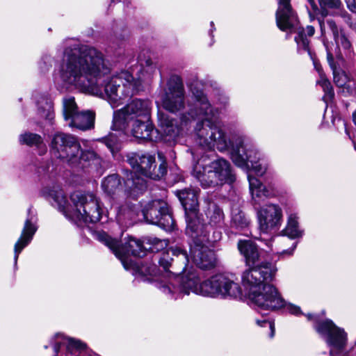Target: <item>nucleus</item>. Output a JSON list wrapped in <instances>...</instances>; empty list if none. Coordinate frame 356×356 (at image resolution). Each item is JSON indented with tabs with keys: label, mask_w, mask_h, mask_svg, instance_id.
<instances>
[{
	"label": "nucleus",
	"mask_w": 356,
	"mask_h": 356,
	"mask_svg": "<svg viewBox=\"0 0 356 356\" xmlns=\"http://www.w3.org/2000/svg\"><path fill=\"white\" fill-rule=\"evenodd\" d=\"M66 42L60 69V78L65 86L105 98L113 108L140 90L144 76L135 79L128 71L110 76V64L101 51L74 40Z\"/></svg>",
	"instance_id": "1"
},
{
	"label": "nucleus",
	"mask_w": 356,
	"mask_h": 356,
	"mask_svg": "<svg viewBox=\"0 0 356 356\" xmlns=\"http://www.w3.org/2000/svg\"><path fill=\"white\" fill-rule=\"evenodd\" d=\"M268 250L259 246H238L250 268L243 272L242 282L249 290V298L259 308L264 310H277L286 306L277 289L269 282L277 273L276 262L285 255L293 254L294 248L282 252L273 253L270 246Z\"/></svg>",
	"instance_id": "2"
},
{
	"label": "nucleus",
	"mask_w": 356,
	"mask_h": 356,
	"mask_svg": "<svg viewBox=\"0 0 356 356\" xmlns=\"http://www.w3.org/2000/svg\"><path fill=\"white\" fill-rule=\"evenodd\" d=\"M195 99L194 106L189 108L187 114L181 117V126L177 120L170 118L168 114L158 113L159 131L168 140H174L181 134L183 126H186L191 120L202 118L196 124L195 136L196 144L204 149L211 150L215 148L224 152L229 147L231 142L222 126L218 122V109L213 108L209 103L203 91L195 85L191 87Z\"/></svg>",
	"instance_id": "3"
},
{
	"label": "nucleus",
	"mask_w": 356,
	"mask_h": 356,
	"mask_svg": "<svg viewBox=\"0 0 356 356\" xmlns=\"http://www.w3.org/2000/svg\"><path fill=\"white\" fill-rule=\"evenodd\" d=\"M44 193L54 200L65 216L79 227L96 223L102 218L103 211L99 202L92 194L76 191L71 194L68 200L58 186H54Z\"/></svg>",
	"instance_id": "4"
},
{
	"label": "nucleus",
	"mask_w": 356,
	"mask_h": 356,
	"mask_svg": "<svg viewBox=\"0 0 356 356\" xmlns=\"http://www.w3.org/2000/svg\"><path fill=\"white\" fill-rule=\"evenodd\" d=\"M51 148L56 157L89 172H99L102 168L101 157L94 151L81 150L77 139L71 134L56 133L51 139Z\"/></svg>",
	"instance_id": "5"
},
{
	"label": "nucleus",
	"mask_w": 356,
	"mask_h": 356,
	"mask_svg": "<svg viewBox=\"0 0 356 356\" xmlns=\"http://www.w3.org/2000/svg\"><path fill=\"white\" fill-rule=\"evenodd\" d=\"M159 157L161 163L156 168L153 155L138 152L127 154V162L136 171L128 172L124 179L125 192L127 194L136 197L147 188L145 180L136 172L155 180L161 179L167 174V163L161 154H159Z\"/></svg>",
	"instance_id": "6"
},
{
	"label": "nucleus",
	"mask_w": 356,
	"mask_h": 356,
	"mask_svg": "<svg viewBox=\"0 0 356 356\" xmlns=\"http://www.w3.org/2000/svg\"><path fill=\"white\" fill-rule=\"evenodd\" d=\"M181 282L183 295L193 292L198 295L211 297H222L238 298L242 295L240 285L223 275H216L200 283L197 271L188 272V275L184 278L175 279Z\"/></svg>",
	"instance_id": "7"
},
{
	"label": "nucleus",
	"mask_w": 356,
	"mask_h": 356,
	"mask_svg": "<svg viewBox=\"0 0 356 356\" xmlns=\"http://www.w3.org/2000/svg\"><path fill=\"white\" fill-rule=\"evenodd\" d=\"M152 102L149 99H134L122 109L114 111L112 129L118 131V135L110 134L102 138L103 142L111 152L120 147V138L124 136L123 131L135 120L150 119Z\"/></svg>",
	"instance_id": "8"
},
{
	"label": "nucleus",
	"mask_w": 356,
	"mask_h": 356,
	"mask_svg": "<svg viewBox=\"0 0 356 356\" xmlns=\"http://www.w3.org/2000/svg\"><path fill=\"white\" fill-rule=\"evenodd\" d=\"M111 252L119 259L126 270H132L137 278L144 282H157L160 289L161 281H166L163 274H161L155 264H146L138 265L134 263L131 257H143L149 252L154 251V248H145V246H108Z\"/></svg>",
	"instance_id": "9"
},
{
	"label": "nucleus",
	"mask_w": 356,
	"mask_h": 356,
	"mask_svg": "<svg viewBox=\"0 0 356 356\" xmlns=\"http://www.w3.org/2000/svg\"><path fill=\"white\" fill-rule=\"evenodd\" d=\"M291 0H278V8L276 11V24L282 31L287 33L286 39L289 38V33H296L295 41L298 51L309 53V41L307 37H312L315 33L312 26H307L305 29L300 25L296 13L293 10Z\"/></svg>",
	"instance_id": "10"
},
{
	"label": "nucleus",
	"mask_w": 356,
	"mask_h": 356,
	"mask_svg": "<svg viewBox=\"0 0 356 356\" xmlns=\"http://www.w3.org/2000/svg\"><path fill=\"white\" fill-rule=\"evenodd\" d=\"M192 174L204 188H213L225 183L231 184L235 181L229 162L222 158L209 164L204 163L201 158L193 165Z\"/></svg>",
	"instance_id": "11"
},
{
	"label": "nucleus",
	"mask_w": 356,
	"mask_h": 356,
	"mask_svg": "<svg viewBox=\"0 0 356 356\" xmlns=\"http://www.w3.org/2000/svg\"><path fill=\"white\" fill-rule=\"evenodd\" d=\"M172 257L179 259L184 264L185 268L188 264V251L183 250L179 246H165L160 252L159 262L165 271L163 275L166 278V281H161L160 290L170 298L176 300L183 295V289L181 282H176L174 280L178 277L179 279L186 277L188 275V273L185 275H175L168 271V269L173 261Z\"/></svg>",
	"instance_id": "12"
},
{
	"label": "nucleus",
	"mask_w": 356,
	"mask_h": 356,
	"mask_svg": "<svg viewBox=\"0 0 356 356\" xmlns=\"http://www.w3.org/2000/svg\"><path fill=\"white\" fill-rule=\"evenodd\" d=\"M231 159L238 167L246 170H252L257 176H262L267 170L266 164L259 163L260 153L251 144L245 142L243 137L236 138L232 145Z\"/></svg>",
	"instance_id": "13"
},
{
	"label": "nucleus",
	"mask_w": 356,
	"mask_h": 356,
	"mask_svg": "<svg viewBox=\"0 0 356 356\" xmlns=\"http://www.w3.org/2000/svg\"><path fill=\"white\" fill-rule=\"evenodd\" d=\"M163 108L175 113L185 107V90L182 79L172 75L159 93Z\"/></svg>",
	"instance_id": "14"
},
{
	"label": "nucleus",
	"mask_w": 356,
	"mask_h": 356,
	"mask_svg": "<svg viewBox=\"0 0 356 356\" xmlns=\"http://www.w3.org/2000/svg\"><path fill=\"white\" fill-rule=\"evenodd\" d=\"M315 329L330 347L331 356H348V352L346 351L347 334L343 329L337 327L330 319L318 323Z\"/></svg>",
	"instance_id": "15"
},
{
	"label": "nucleus",
	"mask_w": 356,
	"mask_h": 356,
	"mask_svg": "<svg viewBox=\"0 0 356 356\" xmlns=\"http://www.w3.org/2000/svg\"><path fill=\"white\" fill-rule=\"evenodd\" d=\"M147 222L156 225L166 231H171L175 222L168 204L161 200H154L148 202L142 210Z\"/></svg>",
	"instance_id": "16"
},
{
	"label": "nucleus",
	"mask_w": 356,
	"mask_h": 356,
	"mask_svg": "<svg viewBox=\"0 0 356 356\" xmlns=\"http://www.w3.org/2000/svg\"><path fill=\"white\" fill-rule=\"evenodd\" d=\"M259 227L263 234H268L280 229L282 222V210L275 204H268L257 211Z\"/></svg>",
	"instance_id": "17"
},
{
	"label": "nucleus",
	"mask_w": 356,
	"mask_h": 356,
	"mask_svg": "<svg viewBox=\"0 0 356 356\" xmlns=\"http://www.w3.org/2000/svg\"><path fill=\"white\" fill-rule=\"evenodd\" d=\"M53 340L54 350L56 354L59 352L61 346H65V356H99L88 350L86 345L81 341L67 338L63 334H55Z\"/></svg>",
	"instance_id": "18"
},
{
	"label": "nucleus",
	"mask_w": 356,
	"mask_h": 356,
	"mask_svg": "<svg viewBox=\"0 0 356 356\" xmlns=\"http://www.w3.org/2000/svg\"><path fill=\"white\" fill-rule=\"evenodd\" d=\"M53 340L54 350L56 354L59 352L61 346H65V356H99L88 350L86 345L81 341L67 338L63 334H55Z\"/></svg>",
	"instance_id": "19"
},
{
	"label": "nucleus",
	"mask_w": 356,
	"mask_h": 356,
	"mask_svg": "<svg viewBox=\"0 0 356 356\" xmlns=\"http://www.w3.org/2000/svg\"><path fill=\"white\" fill-rule=\"evenodd\" d=\"M188 263H194L197 267L204 270L213 268L216 264V257L209 246H188Z\"/></svg>",
	"instance_id": "20"
},
{
	"label": "nucleus",
	"mask_w": 356,
	"mask_h": 356,
	"mask_svg": "<svg viewBox=\"0 0 356 356\" xmlns=\"http://www.w3.org/2000/svg\"><path fill=\"white\" fill-rule=\"evenodd\" d=\"M95 237L99 242L104 245H157L161 242L159 238L153 236H145L142 240H136L129 234H122L121 239L119 241L118 237H113L104 232H98L95 234Z\"/></svg>",
	"instance_id": "21"
},
{
	"label": "nucleus",
	"mask_w": 356,
	"mask_h": 356,
	"mask_svg": "<svg viewBox=\"0 0 356 356\" xmlns=\"http://www.w3.org/2000/svg\"><path fill=\"white\" fill-rule=\"evenodd\" d=\"M187 226L186 233L189 237L193 239L194 245H205V243H210L209 231L206 230V227L200 223L199 219L187 218Z\"/></svg>",
	"instance_id": "22"
},
{
	"label": "nucleus",
	"mask_w": 356,
	"mask_h": 356,
	"mask_svg": "<svg viewBox=\"0 0 356 356\" xmlns=\"http://www.w3.org/2000/svg\"><path fill=\"white\" fill-rule=\"evenodd\" d=\"M95 115L90 111L79 112L67 122L69 127L76 128L81 131H86L93 128Z\"/></svg>",
	"instance_id": "23"
},
{
	"label": "nucleus",
	"mask_w": 356,
	"mask_h": 356,
	"mask_svg": "<svg viewBox=\"0 0 356 356\" xmlns=\"http://www.w3.org/2000/svg\"><path fill=\"white\" fill-rule=\"evenodd\" d=\"M326 23L332 33L337 44L339 47H341L346 51V54L348 57L351 58L354 54L352 44L346 35L343 30L339 29L336 22L332 19H327Z\"/></svg>",
	"instance_id": "24"
},
{
	"label": "nucleus",
	"mask_w": 356,
	"mask_h": 356,
	"mask_svg": "<svg viewBox=\"0 0 356 356\" xmlns=\"http://www.w3.org/2000/svg\"><path fill=\"white\" fill-rule=\"evenodd\" d=\"M248 178L252 200L255 204H259L265 198L274 195V193L264 186L257 178L250 175Z\"/></svg>",
	"instance_id": "25"
},
{
	"label": "nucleus",
	"mask_w": 356,
	"mask_h": 356,
	"mask_svg": "<svg viewBox=\"0 0 356 356\" xmlns=\"http://www.w3.org/2000/svg\"><path fill=\"white\" fill-rule=\"evenodd\" d=\"M131 133L132 135L138 139L152 140H153L152 134L154 127L150 119L135 120L131 122Z\"/></svg>",
	"instance_id": "26"
},
{
	"label": "nucleus",
	"mask_w": 356,
	"mask_h": 356,
	"mask_svg": "<svg viewBox=\"0 0 356 356\" xmlns=\"http://www.w3.org/2000/svg\"><path fill=\"white\" fill-rule=\"evenodd\" d=\"M37 230L35 226V217L31 211V209L28 210V217L25 221L24 227L22 235L15 245H27L31 243L32 238Z\"/></svg>",
	"instance_id": "27"
},
{
	"label": "nucleus",
	"mask_w": 356,
	"mask_h": 356,
	"mask_svg": "<svg viewBox=\"0 0 356 356\" xmlns=\"http://www.w3.org/2000/svg\"><path fill=\"white\" fill-rule=\"evenodd\" d=\"M199 192L198 188H185L177 191V197L186 209L196 210Z\"/></svg>",
	"instance_id": "28"
},
{
	"label": "nucleus",
	"mask_w": 356,
	"mask_h": 356,
	"mask_svg": "<svg viewBox=\"0 0 356 356\" xmlns=\"http://www.w3.org/2000/svg\"><path fill=\"white\" fill-rule=\"evenodd\" d=\"M37 113L40 118L51 120L54 117L53 102L44 95L39 96L36 99Z\"/></svg>",
	"instance_id": "29"
},
{
	"label": "nucleus",
	"mask_w": 356,
	"mask_h": 356,
	"mask_svg": "<svg viewBox=\"0 0 356 356\" xmlns=\"http://www.w3.org/2000/svg\"><path fill=\"white\" fill-rule=\"evenodd\" d=\"M137 215L135 207L130 204H124L119 207L116 215V220L120 225L129 226L133 224Z\"/></svg>",
	"instance_id": "30"
},
{
	"label": "nucleus",
	"mask_w": 356,
	"mask_h": 356,
	"mask_svg": "<svg viewBox=\"0 0 356 356\" xmlns=\"http://www.w3.org/2000/svg\"><path fill=\"white\" fill-rule=\"evenodd\" d=\"M19 143L22 145H26L30 147H36L39 149V154L40 155L44 154L47 151L46 145L43 142V139L37 134L30 132L22 134L19 136Z\"/></svg>",
	"instance_id": "31"
},
{
	"label": "nucleus",
	"mask_w": 356,
	"mask_h": 356,
	"mask_svg": "<svg viewBox=\"0 0 356 356\" xmlns=\"http://www.w3.org/2000/svg\"><path fill=\"white\" fill-rule=\"evenodd\" d=\"M315 67L319 74V79L316 81V83L322 88L324 92L323 100L326 104L327 106V104L332 102V100L334 98V90L330 82L326 78L321 67H318L316 65H315Z\"/></svg>",
	"instance_id": "32"
},
{
	"label": "nucleus",
	"mask_w": 356,
	"mask_h": 356,
	"mask_svg": "<svg viewBox=\"0 0 356 356\" xmlns=\"http://www.w3.org/2000/svg\"><path fill=\"white\" fill-rule=\"evenodd\" d=\"M298 218L296 213L289 214L286 227L282 231V235L291 238H298L302 236L303 231L299 228Z\"/></svg>",
	"instance_id": "33"
},
{
	"label": "nucleus",
	"mask_w": 356,
	"mask_h": 356,
	"mask_svg": "<svg viewBox=\"0 0 356 356\" xmlns=\"http://www.w3.org/2000/svg\"><path fill=\"white\" fill-rule=\"evenodd\" d=\"M121 182L118 175H111L104 179L102 187L108 195H113L121 189Z\"/></svg>",
	"instance_id": "34"
},
{
	"label": "nucleus",
	"mask_w": 356,
	"mask_h": 356,
	"mask_svg": "<svg viewBox=\"0 0 356 356\" xmlns=\"http://www.w3.org/2000/svg\"><path fill=\"white\" fill-rule=\"evenodd\" d=\"M79 113L74 97H67L63 99V115L65 121L68 122L73 115Z\"/></svg>",
	"instance_id": "35"
},
{
	"label": "nucleus",
	"mask_w": 356,
	"mask_h": 356,
	"mask_svg": "<svg viewBox=\"0 0 356 356\" xmlns=\"http://www.w3.org/2000/svg\"><path fill=\"white\" fill-rule=\"evenodd\" d=\"M207 216L209 219V224L212 226L220 227L223 222L222 211L214 203L209 204Z\"/></svg>",
	"instance_id": "36"
},
{
	"label": "nucleus",
	"mask_w": 356,
	"mask_h": 356,
	"mask_svg": "<svg viewBox=\"0 0 356 356\" xmlns=\"http://www.w3.org/2000/svg\"><path fill=\"white\" fill-rule=\"evenodd\" d=\"M232 222L236 227L241 228H243L249 224L248 219L239 208H232Z\"/></svg>",
	"instance_id": "37"
},
{
	"label": "nucleus",
	"mask_w": 356,
	"mask_h": 356,
	"mask_svg": "<svg viewBox=\"0 0 356 356\" xmlns=\"http://www.w3.org/2000/svg\"><path fill=\"white\" fill-rule=\"evenodd\" d=\"M334 82L338 87H343L348 81V76L345 72L337 68L332 70Z\"/></svg>",
	"instance_id": "38"
},
{
	"label": "nucleus",
	"mask_w": 356,
	"mask_h": 356,
	"mask_svg": "<svg viewBox=\"0 0 356 356\" xmlns=\"http://www.w3.org/2000/svg\"><path fill=\"white\" fill-rule=\"evenodd\" d=\"M320 3L323 7L338 10L339 11H341L340 9L342 6L341 0H320Z\"/></svg>",
	"instance_id": "39"
},
{
	"label": "nucleus",
	"mask_w": 356,
	"mask_h": 356,
	"mask_svg": "<svg viewBox=\"0 0 356 356\" xmlns=\"http://www.w3.org/2000/svg\"><path fill=\"white\" fill-rule=\"evenodd\" d=\"M257 324L261 327H269L270 329V337L272 338L274 337L275 334V327L274 323L272 321H270L268 320H257Z\"/></svg>",
	"instance_id": "40"
},
{
	"label": "nucleus",
	"mask_w": 356,
	"mask_h": 356,
	"mask_svg": "<svg viewBox=\"0 0 356 356\" xmlns=\"http://www.w3.org/2000/svg\"><path fill=\"white\" fill-rule=\"evenodd\" d=\"M287 309L289 312L292 314L299 315L302 314L300 308L298 306L289 304L287 305Z\"/></svg>",
	"instance_id": "41"
},
{
	"label": "nucleus",
	"mask_w": 356,
	"mask_h": 356,
	"mask_svg": "<svg viewBox=\"0 0 356 356\" xmlns=\"http://www.w3.org/2000/svg\"><path fill=\"white\" fill-rule=\"evenodd\" d=\"M327 62H328L329 65L330 66L332 70L337 69V66H336V64L334 60L333 55L330 52H327Z\"/></svg>",
	"instance_id": "42"
},
{
	"label": "nucleus",
	"mask_w": 356,
	"mask_h": 356,
	"mask_svg": "<svg viewBox=\"0 0 356 356\" xmlns=\"http://www.w3.org/2000/svg\"><path fill=\"white\" fill-rule=\"evenodd\" d=\"M24 246H15V256H14V261H15V266H17V261L19 257V253L22 251L23 248Z\"/></svg>",
	"instance_id": "43"
},
{
	"label": "nucleus",
	"mask_w": 356,
	"mask_h": 356,
	"mask_svg": "<svg viewBox=\"0 0 356 356\" xmlns=\"http://www.w3.org/2000/svg\"><path fill=\"white\" fill-rule=\"evenodd\" d=\"M346 2L349 10L353 13H356L355 0H346Z\"/></svg>",
	"instance_id": "44"
},
{
	"label": "nucleus",
	"mask_w": 356,
	"mask_h": 356,
	"mask_svg": "<svg viewBox=\"0 0 356 356\" xmlns=\"http://www.w3.org/2000/svg\"><path fill=\"white\" fill-rule=\"evenodd\" d=\"M44 60V71L48 70L51 66V58L49 56H45L43 58Z\"/></svg>",
	"instance_id": "45"
},
{
	"label": "nucleus",
	"mask_w": 356,
	"mask_h": 356,
	"mask_svg": "<svg viewBox=\"0 0 356 356\" xmlns=\"http://www.w3.org/2000/svg\"><path fill=\"white\" fill-rule=\"evenodd\" d=\"M147 67H148L147 72L149 71V74L148 77H150V75L152 72L155 71V66L152 65V63L150 60H147L146 61Z\"/></svg>",
	"instance_id": "46"
},
{
	"label": "nucleus",
	"mask_w": 356,
	"mask_h": 356,
	"mask_svg": "<svg viewBox=\"0 0 356 356\" xmlns=\"http://www.w3.org/2000/svg\"><path fill=\"white\" fill-rule=\"evenodd\" d=\"M307 1L309 3L310 6H312V8L314 10H316L318 8L316 4L315 3L314 0H307Z\"/></svg>",
	"instance_id": "47"
},
{
	"label": "nucleus",
	"mask_w": 356,
	"mask_h": 356,
	"mask_svg": "<svg viewBox=\"0 0 356 356\" xmlns=\"http://www.w3.org/2000/svg\"><path fill=\"white\" fill-rule=\"evenodd\" d=\"M238 245H253V244H252V243H250V242L242 243V241L239 240L238 242Z\"/></svg>",
	"instance_id": "48"
},
{
	"label": "nucleus",
	"mask_w": 356,
	"mask_h": 356,
	"mask_svg": "<svg viewBox=\"0 0 356 356\" xmlns=\"http://www.w3.org/2000/svg\"><path fill=\"white\" fill-rule=\"evenodd\" d=\"M353 123L356 125V110L353 113Z\"/></svg>",
	"instance_id": "49"
},
{
	"label": "nucleus",
	"mask_w": 356,
	"mask_h": 356,
	"mask_svg": "<svg viewBox=\"0 0 356 356\" xmlns=\"http://www.w3.org/2000/svg\"><path fill=\"white\" fill-rule=\"evenodd\" d=\"M341 15L343 17H348V14L346 12H341Z\"/></svg>",
	"instance_id": "50"
},
{
	"label": "nucleus",
	"mask_w": 356,
	"mask_h": 356,
	"mask_svg": "<svg viewBox=\"0 0 356 356\" xmlns=\"http://www.w3.org/2000/svg\"><path fill=\"white\" fill-rule=\"evenodd\" d=\"M307 316L309 320H311L312 318V317H313V316L312 314H307Z\"/></svg>",
	"instance_id": "51"
},
{
	"label": "nucleus",
	"mask_w": 356,
	"mask_h": 356,
	"mask_svg": "<svg viewBox=\"0 0 356 356\" xmlns=\"http://www.w3.org/2000/svg\"><path fill=\"white\" fill-rule=\"evenodd\" d=\"M314 321H316V322H315V325H314V327H315V326H316V325L318 323H319L320 321H316V319H314ZM322 321H321V322H322Z\"/></svg>",
	"instance_id": "52"
},
{
	"label": "nucleus",
	"mask_w": 356,
	"mask_h": 356,
	"mask_svg": "<svg viewBox=\"0 0 356 356\" xmlns=\"http://www.w3.org/2000/svg\"><path fill=\"white\" fill-rule=\"evenodd\" d=\"M191 154H192L193 159H195V153L193 152H192Z\"/></svg>",
	"instance_id": "53"
},
{
	"label": "nucleus",
	"mask_w": 356,
	"mask_h": 356,
	"mask_svg": "<svg viewBox=\"0 0 356 356\" xmlns=\"http://www.w3.org/2000/svg\"><path fill=\"white\" fill-rule=\"evenodd\" d=\"M261 241H265V242H266V241H267V239H266V238H263L261 239Z\"/></svg>",
	"instance_id": "54"
},
{
	"label": "nucleus",
	"mask_w": 356,
	"mask_h": 356,
	"mask_svg": "<svg viewBox=\"0 0 356 356\" xmlns=\"http://www.w3.org/2000/svg\"><path fill=\"white\" fill-rule=\"evenodd\" d=\"M211 25L212 27L213 26V22H211Z\"/></svg>",
	"instance_id": "55"
}]
</instances>
